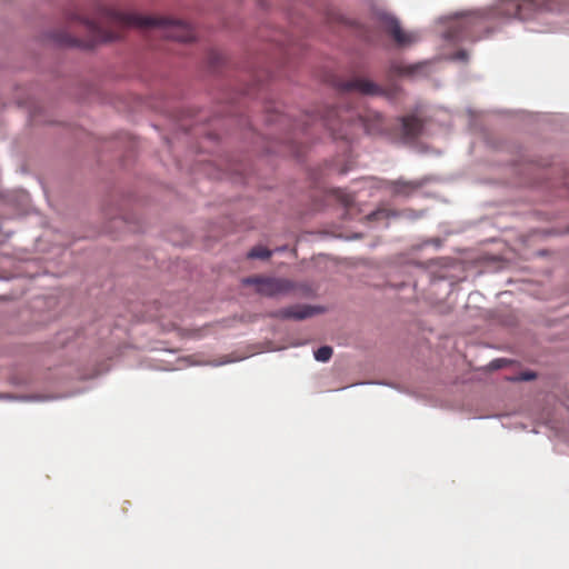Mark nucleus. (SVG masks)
<instances>
[{
	"mask_svg": "<svg viewBox=\"0 0 569 569\" xmlns=\"http://www.w3.org/2000/svg\"><path fill=\"white\" fill-rule=\"evenodd\" d=\"M270 256H271V251L264 247H254L248 253V257L252 258V259H256V258L257 259H267Z\"/></svg>",
	"mask_w": 569,
	"mask_h": 569,
	"instance_id": "nucleus-12",
	"label": "nucleus"
},
{
	"mask_svg": "<svg viewBox=\"0 0 569 569\" xmlns=\"http://www.w3.org/2000/svg\"><path fill=\"white\" fill-rule=\"evenodd\" d=\"M313 308L308 306H297L280 311L283 318L302 320L313 315Z\"/></svg>",
	"mask_w": 569,
	"mask_h": 569,
	"instance_id": "nucleus-9",
	"label": "nucleus"
},
{
	"mask_svg": "<svg viewBox=\"0 0 569 569\" xmlns=\"http://www.w3.org/2000/svg\"><path fill=\"white\" fill-rule=\"evenodd\" d=\"M401 136L407 141H412L419 137L422 131V122L415 116H406L400 119Z\"/></svg>",
	"mask_w": 569,
	"mask_h": 569,
	"instance_id": "nucleus-7",
	"label": "nucleus"
},
{
	"mask_svg": "<svg viewBox=\"0 0 569 569\" xmlns=\"http://www.w3.org/2000/svg\"><path fill=\"white\" fill-rule=\"evenodd\" d=\"M535 378H536L535 372H523L517 378V380L529 381V380H533Z\"/></svg>",
	"mask_w": 569,
	"mask_h": 569,
	"instance_id": "nucleus-14",
	"label": "nucleus"
},
{
	"mask_svg": "<svg viewBox=\"0 0 569 569\" xmlns=\"http://www.w3.org/2000/svg\"><path fill=\"white\" fill-rule=\"evenodd\" d=\"M387 211L386 210H377L368 214V220H378L380 217H386Z\"/></svg>",
	"mask_w": 569,
	"mask_h": 569,
	"instance_id": "nucleus-13",
	"label": "nucleus"
},
{
	"mask_svg": "<svg viewBox=\"0 0 569 569\" xmlns=\"http://www.w3.org/2000/svg\"><path fill=\"white\" fill-rule=\"evenodd\" d=\"M348 110L341 108L330 109L323 118L325 126L331 131L335 139H351V132L347 128L351 126H361L369 134L386 133L388 127L382 116L372 110L366 111L363 114H357V121H353L351 116H348Z\"/></svg>",
	"mask_w": 569,
	"mask_h": 569,
	"instance_id": "nucleus-3",
	"label": "nucleus"
},
{
	"mask_svg": "<svg viewBox=\"0 0 569 569\" xmlns=\"http://www.w3.org/2000/svg\"><path fill=\"white\" fill-rule=\"evenodd\" d=\"M418 66H406L401 62H395L390 67V71L397 76H412Z\"/></svg>",
	"mask_w": 569,
	"mask_h": 569,
	"instance_id": "nucleus-10",
	"label": "nucleus"
},
{
	"mask_svg": "<svg viewBox=\"0 0 569 569\" xmlns=\"http://www.w3.org/2000/svg\"><path fill=\"white\" fill-rule=\"evenodd\" d=\"M69 20L82 24L88 38L84 40L69 38L67 43L83 48H92L98 43L120 39L128 28L157 29L161 37L180 42H190L194 39L193 29L180 20L120 12L106 6H98L93 18L73 12Z\"/></svg>",
	"mask_w": 569,
	"mask_h": 569,
	"instance_id": "nucleus-1",
	"label": "nucleus"
},
{
	"mask_svg": "<svg viewBox=\"0 0 569 569\" xmlns=\"http://www.w3.org/2000/svg\"><path fill=\"white\" fill-rule=\"evenodd\" d=\"M378 21L380 27L392 37L398 46L405 47L417 41V36L415 33L403 31L399 21L395 17L385 12L379 13Z\"/></svg>",
	"mask_w": 569,
	"mask_h": 569,
	"instance_id": "nucleus-5",
	"label": "nucleus"
},
{
	"mask_svg": "<svg viewBox=\"0 0 569 569\" xmlns=\"http://www.w3.org/2000/svg\"><path fill=\"white\" fill-rule=\"evenodd\" d=\"M244 284L256 286L257 292L268 297H274L291 290L290 281L273 277H249L243 280Z\"/></svg>",
	"mask_w": 569,
	"mask_h": 569,
	"instance_id": "nucleus-4",
	"label": "nucleus"
},
{
	"mask_svg": "<svg viewBox=\"0 0 569 569\" xmlns=\"http://www.w3.org/2000/svg\"><path fill=\"white\" fill-rule=\"evenodd\" d=\"M332 348L329 346L320 347L315 351V358L318 361L326 362L332 357Z\"/></svg>",
	"mask_w": 569,
	"mask_h": 569,
	"instance_id": "nucleus-11",
	"label": "nucleus"
},
{
	"mask_svg": "<svg viewBox=\"0 0 569 569\" xmlns=\"http://www.w3.org/2000/svg\"><path fill=\"white\" fill-rule=\"evenodd\" d=\"M456 58L465 60V59H467V53L465 51H458L456 54Z\"/></svg>",
	"mask_w": 569,
	"mask_h": 569,
	"instance_id": "nucleus-16",
	"label": "nucleus"
},
{
	"mask_svg": "<svg viewBox=\"0 0 569 569\" xmlns=\"http://www.w3.org/2000/svg\"><path fill=\"white\" fill-rule=\"evenodd\" d=\"M338 88L343 93L356 91L366 96L385 94V90L380 86L366 78H353L342 81L339 83Z\"/></svg>",
	"mask_w": 569,
	"mask_h": 569,
	"instance_id": "nucleus-6",
	"label": "nucleus"
},
{
	"mask_svg": "<svg viewBox=\"0 0 569 569\" xmlns=\"http://www.w3.org/2000/svg\"><path fill=\"white\" fill-rule=\"evenodd\" d=\"M421 187V183L417 181H407L402 179H398L396 181L390 182V188L395 194L409 196L413 191L418 190Z\"/></svg>",
	"mask_w": 569,
	"mask_h": 569,
	"instance_id": "nucleus-8",
	"label": "nucleus"
},
{
	"mask_svg": "<svg viewBox=\"0 0 569 569\" xmlns=\"http://www.w3.org/2000/svg\"><path fill=\"white\" fill-rule=\"evenodd\" d=\"M569 4V0H500L493 8L461 14L447 30L446 38L458 42L478 40L483 32L490 31L492 20L518 18L528 20L547 11H559Z\"/></svg>",
	"mask_w": 569,
	"mask_h": 569,
	"instance_id": "nucleus-2",
	"label": "nucleus"
},
{
	"mask_svg": "<svg viewBox=\"0 0 569 569\" xmlns=\"http://www.w3.org/2000/svg\"><path fill=\"white\" fill-rule=\"evenodd\" d=\"M342 202L346 204V206H349L351 202H352V197L350 194H346L342 199Z\"/></svg>",
	"mask_w": 569,
	"mask_h": 569,
	"instance_id": "nucleus-15",
	"label": "nucleus"
}]
</instances>
